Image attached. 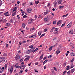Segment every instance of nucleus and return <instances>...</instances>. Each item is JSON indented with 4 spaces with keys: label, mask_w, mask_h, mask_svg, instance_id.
<instances>
[{
    "label": "nucleus",
    "mask_w": 75,
    "mask_h": 75,
    "mask_svg": "<svg viewBox=\"0 0 75 75\" xmlns=\"http://www.w3.org/2000/svg\"><path fill=\"white\" fill-rule=\"evenodd\" d=\"M13 71V67H11V69H9L8 70V73H10V74H11L12 72Z\"/></svg>",
    "instance_id": "1"
},
{
    "label": "nucleus",
    "mask_w": 75,
    "mask_h": 75,
    "mask_svg": "<svg viewBox=\"0 0 75 75\" xmlns=\"http://www.w3.org/2000/svg\"><path fill=\"white\" fill-rule=\"evenodd\" d=\"M15 59L16 61H18L20 59V55L17 54L15 57Z\"/></svg>",
    "instance_id": "2"
},
{
    "label": "nucleus",
    "mask_w": 75,
    "mask_h": 75,
    "mask_svg": "<svg viewBox=\"0 0 75 75\" xmlns=\"http://www.w3.org/2000/svg\"><path fill=\"white\" fill-rule=\"evenodd\" d=\"M72 25V22H70L67 26V28H70V27H71Z\"/></svg>",
    "instance_id": "3"
},
{
    "label": "nucleus",
    "mask_w": 75,
    "mask_h": 75,
    "mask_svg": "<svg viewBox=\"0 0 75 75\" xmlns=\"http://www.w3.org/2000/svg\"><path fill=\"white\" fill-rule=\"evenodd\" d=\"M5 60V59H4V58L2 57H0V63H1L2 61H4Z\"/></svg>",
    "instance_id": "4"
},
{
    "label": "nucleus",
    "mask_w": 75,
    "mask_h": 75,
    "mask_svg": "<svg viewBox=\"0 0 75 75\" xmlns=\"http://www.w3.org/2000/svg\"><path fill=\"white\" fill-rule=\"evenodd\" d=\"M32 9H31V8H29V9H28L27 10V12L28 13H30V12L31 11H32Z\"/></svg>",
    "instance_id": "5"
},
{
    "label": "nucleus",
    "mask_w": 75,
    "mask_h": 75,
    "mask_svg": "<svg viewBox=\"0 0 75 75\" xmlns=\"http://www.w3.org/2000/svg\"><path fill=\"white\" fill-rule=\"evenodd\" d=\"M35 49V47H33L30 49V51H31V52H34V51Z\"/></svg>",
    "instance_id": "6"
},
{
    "label": "nucleus",
    "mask_w": 75,
    "mask_h": 75,
    "mask_svg": "<svg viewBox=\"0 0 75 75\" xmlns=\"http://www.w3.org/2000/svg\"><path fill=\"white\" fill-rule=\"evenodd\" d=\"M19 67L20 69H24V68H25L24 67V64H22L21 65H20Z\"/></svg>",
    "instance_id": "7"
},
{
    "label": "nucleus",
    "mask_w": 75,
    "mask_h": 75,
    "mask_svg": "<svg viewBox=\"0 0 75 75\" xmlns=\"http://www.w3.org/2000/svg\"><path fill=\"white\" fill-rule=\"evenodd\" d=\"M54 7H56V6H57V2L56 1H55L54 2Z\"/></svg>",
    "instance_id": "8"
},
{
    "label": "nucleus",
    "mask_w": 75,
    "mask_h": 75,
    "mask_svg": "<svg viewBox=\"0 0 75 75\" xmlns=\"http://www.w3.org/2000/svg\"><path fill=\"white\" fill-rule=\"evenodd\" d=\"M73 33H74V31H73V30H70L69 31L70 34H73Z\"/></svg>",
    "instance_id": "9"
},
{
    "label": "nucleus",
    "mask_w": 75,
    "mask_h": 75,
    "mask_svg": "<svg viewBox=\"0 0 75 75\" xmlns=\"http://www.w3.org/2000/svg\"><path fill=\"white\" fill-rule=\"evenodd\" d=\"M61 22H62V21L61 20H59L58 22H57V25H59L60 24H61Z\"/></svg>",
    "instance_id": "10"
},
{
    "label": "nucleus",
    "mask_w": 75,
    "mask_h": 75,
    "mask_svg": "<svg viewBox=\"0 0 75 75\" xmlns=\"http://www.w3.org/2000/svg\"><path fill=\"white\" fill-rule=\"evenodd\" d=\"M43 57H44V54H41V56L40 57V58L39 59L40 60H41L42 59V58H43Z\"/></svg>",
    "instance_id": "11"
},
{
    "label": "nucleus",
    "mask_w": 75,
    "mask_h": 75,
    "mask_svg": "<svg viewBox=\"0 0 75 75\" xmlns=\"http://www.w3.org/2000/svg\"><path fill=\"white\" fill-rule=\"evenodd\" d=\"M46 12H45L44 14V16H45V15H47L48 13L49 12H50V11H47V10H46Z\"/></svg>",
    "instance_id": "12"
},
{
    "label": "nucleus",
    "mask_w": 75,
    "mask_h": 75,
    "mask_svg": "<svg viewBox=\"0 0 75 75\" xmlns=\"http://www.w3.org/2000/svg\"><path fill=\"white\" fill-rule=\"evenodd\" d=\"M7 21L6 19H4L2 20V23H6Z\"/></svg>",
    "instance_id": "13"
},
{
    "label": "nucleus",
    "mask_w": 75,
    "mask_h": 75,
    "mask_svg": "<svg viewBox=\"0 0 75 75\" xmlns=\"http://www.w3.org/2000/svg\"><path fill=\"white\" fill-rule=\"evenodd\" d=\"M15 67H16L17 68H19L20 67L19 65L18 64H16L15 65Z\"/></svg>",
    "instance_id": "14"
},
{
    "label": "nucleus",
    "mask_w": 75,
    "mask_h": 75,
    "mask_svg": "<svg viewBox=\"0 0 75 75\" xmlns=\"http://www.w3.org/2000/svg\"><path fill=\"white\" fill-rule=\"evenodd\" d=\"M36 37V34H35L33 35L32 36H31L32 38H35Z\"/></svg>",
    "instance_id": "15"
},
{
    "label": "nucleus",
    "mask_w": 75,
    "mask_h": 75,
    "mask_svg": "<svg viewBox=\"0 0 75 75\" xmlns=\"http://www.w3.org/2000/svg\"><path fill=\"white\" fill-rule=\"evenodd\" d=\"M22 26L23 28H24L25 27V25L24 23H23L22 24Z\"/></svg>",
    "instance_id": "16"
},
{
    "label": "nucleus",
    "mask_w": 75,
    "mask_h": 75,
    "mask_svg": "<svg viewBox=\"0 0 75 75\" xmlns=\"http://www.w3.org/2000/svg\"><path fill=\"white\" fill-rule=\"evenodd\" d=\"M31 53V51L30 50H28L26 52V53L27 54H30Z\"/></svg>",
    "instance_id": "17"
},
{
    "label": "nucleus",
    "mask_w": 75,
    "mask_h": 75,
    "mask_svg": "<svg viewBox=\"0 0 75 75\" xmlns=\"http://www.w3.org/2000/svg\"><path fill=\"white\" fill-rule=\"evenodd\" d=\"M42 33V31H40L38 33V35L39 36H40L41 35V34Z\"/></svg>",
    "instance_id": "18"
},
{
    "label": "nucleus",
    "mask_w": 75,
    "mask_h": 75,
    "mask_svg": "<svg viewBox=\"0 0 75 75\" xmlns=\"http://www.w3.org/2000/svg\"><path fill=\"white\" fill-rule=\"evenodd\" d=\"M71 56L72 57H74V56H75V53H74L73 52H71Z\"/></svg>",
    "instance_id": "19"
},
{
    "label": "nucleus",
    "mask_w": 75,
    "mask_h": 75,
    "mask_svg": "<svg viewBox=\"0 0 75 75\" xmlns=\"http://www.w3.org/2000/svg\"><path fill=\"white\" fill-rule=\"evenodd\" d=\"M44 20H45V21L46 22H47V21H48V20L46 17L45 18Z\"/></svg>",
    "instance_id": "20"
},
{
    "label": "nucleus",
    "mask_w": 75,
    "mask_h": 75,
    "mask_svg": "<svg viewBox=\"0 0 75 75\" xmlns=\"http://www.w3.org/2000/svg\"><path fill=\"white\" fill-rule=\"evenodd\" d=\"M30 59V58H26L25 59L24 61H28Z\"/></svg>",
    "instance_id": "21"
},
{
    "label": "nucleus",
    "mask_w": 75,
    "mask_h": 75,
    "mask_svg": "<svg viewBox=\"0 0 75 75\" xmlns=\"http://www.w3.org/2000/svg\"><path fill=\"white\" fill-rule=\"evenodd\" d=\"M39 2H40V1H39V0H38L35 1V3L36 4H38L39 3Z\"/></svg>",
    "instance_id": "22"
},
{
    "label": "nucleus",
    "mask_w": 75,
    "mask_h": 75,
    "mask_svg": "<svg viewBox=\"0 0 75 75\" xmlns=\"http://www.w3.org/2000/svg\"><path fill=\"white\" fill-rule=\"evenodd\" d=\"M52 75H55V73L54 72V71L53 70L52 71Z\"/></svg>",
    "instance_id": "23"
},
{
    "label": "nucleus",
    "mask_w": 75,
    "mask_h": 75,
    "mask_svg": "<svg viewBox=\"0 0 75 75\" xmlns=\"http://www.w3.org/2000/svg\"><path fill=\"white\" fill-rule=\"evenodd\" d=\"M74 71H75V69H73L71 70V73H73Z\"/></svg>",
    "instance_id": "24"
},
{
    "label": "nucleus",
    "mask_w": 75,
    "mask_h": 75,
    "mask_svg": "<svg viewBox=\"0 0 75 75\" xmlns=\"http://www.w3.org/2000/svg\"><path fill=\"white\" fill-rule=\"evenodd\" d=\"M55 29V27L52 28V29L50 30L51 33H52L53 32V31H54V30Z\"/></svg>",
    "instance_id": "25"
},
{
    "label": "nucleus",
    "mask_w": 75,
    "mask_h": 75,
    "mask_svg": "<svg viewBox=\"0 0 75 75\" xmlns=\"http://www.w3.org/2000/svg\"><path fill=\"white\" fill-rule=\"evenodd\" d=\"M70 45L71 46V47H74V44L73 43L70 42Z\"/></svg>",
    "instance_id": "26"
},
{
    "label": "nucleus",
    "mask_w": 75,
    "mask_h": 75,
    "mask_svg": "<svg viewBox=\"0 0 75 75\" xmlns=\"http://www.w3.org/2000/svg\"><path fill=\"white\" fill-rule=\"evenodd\" d=\"M10 23H7L6 24V26H7V27H9L10 26Z\"/></svg>",
    "instance_id": "27"
},
{
    "label": "nucleus",
    "mask_w": 75,
    "mask_h": 75,
    "mask_svg": "<svg viewBox=\"0 0 75 75\" xmlns=\"http://www.w3.org/2000/svg\"><path fill=\"white\" fill-rule=\"evenodd\" d=\"M45 35V33H44L43 34H42L40 37V38H41L42 37H43V36H44V35Z\"/></svg>",
    "instance_id": "28"
},
{
    "label": "nucleus",
    "mask_w": 75,
    "mask_h": 75,
    "mask_svg": "<svg viewBox=\"0 0 75 75\" xmlns=\"http://www.w3.org/2000/svg\"><path fill=\"white\" fill-rule=\"evenodd\" d=\"M60 52V51H59V50H57L56 52V54H59V53Z\"/></svg>",
    "instance_id": "29"
},
{
    "label": "nucleus",
    "mask_w": 75,
    "mask_h": 75,
    "mask_svg": "<svg viewBox=\"0 0 75 75\" xmlns=\"http://www.w3.org/2000/svg\"><path fill=\"white\" fill-rule=\"evenodd\" d=\"M10 22L11 24H13V23H14V22L13 21L12 19H11L10 21Z\"/></svg>",
    "instance_id": "30"
},
{
    "label": "nucleus",
    "mask_w": 75,
    "mask_h": 75,
    "mask_svg": "<svg viewBox=\"0 0 75 75\" xmlns=\"http://www.w3.org/2000/svg\"><path fill=\"white\" fill-rule=\"evenodd\" d=\"M58 4H61V3H62V0H59Z\"/></svg>",
    "instance_id": "31"
},
{
    "label": "nucleus",
    "mask_w": 75,
    "mask_h": 75,
    "mask_svg": "<svg viewBox=\"0 0 75 75\" xmlns=\"http://www.w3.org/2000/svg\"><path fill=\"white\" fill-rule=\"evenodd\" d=\"M47 61H48V59H46V60L43 63V64L44 65V64H45V63H46V62H47Z\"/></svg>",
    "instance_id": "32"
},
{
    "label": "nucleus",
    "mask_w": 75,
    "mask_h": 75,
    "mask_svg": "<svg viewBox=\"0 0 75 75\" xmlns=\"http://www.w3.org/2000/svg\"><path fill=\"white\" fill-rule=\"evenodd\" d=\"M16 13H17V12L15 11V13H13L12 14V16H14L16 14Z\"/></svg>",
    "instance_id": "33"
},
{
    "label": "nucleus",
    "mask_w": 75,
    "mask_h": 75,
    "mask_svg": "<svg viewBox=\"0 0 75 75\" xmlns=\"http://www.w3.org/2000/svg\"><path fill=\"white\" fill-rule=\"evenodd\" d=\"M52 47H53L52 46H51L49 48V50L50 51H51V50H52Z\"/></svg>",
    "instance_id": "34"
},
{
    "label": "nucleus",
    "mask_w": 75,
    "mask_h": 75,
    "mask_svg": "<svg viewBox=\"0 0 75 75\" xmlns=\"http://www.w3.org/2000/svg\"><path fill=\"white\" fill-rule=\"evenodd\" d=\"M23 59H24V58H22L20 60V62H21L23 61Z\"/></svg>",
    "instance_id": "35"
},
{
    "label": "nucleus",
    "mask_w": 75,
    "mask_h": 75,
    "mask_svg": "<svg viewBox=\"0 0 75 75\" xmlns=\"http://www.w3.org/2000/svg\"><path fill=\"white\" fill-rule=\"evenodd\" d=\"M2 72H3V70L0 67V73H2Z\"/></svg>",
    "instance_id": "36"
},
{
    "label": "nucleus",
    "mask_w": 75,
    "mask_h": 75,
    "mask_svg": "<svg viewBox=\"0 0 75 75\" xmlns=\"http://www.w3.org/2000/svg\"><path fill=\"white\" fill-rule=\"evenodd\" d=\"M70 69H71V68H69V66H67V67L66 68V69H67V70H69Z\"/></svg>",
    "instance_id": "37"
},
{
    "label": "nucleus",
    "mask_w": 75,
    "mask_h": 75,
    "mask_svg": "<svg viewBox=\"0 0 75 75\" xmlns=\"http://www.w3.org/2000/svg\"><path fill=\"white\" fill-rule=\"evenodd\" d=\"M7 64H6L4 65V69H6V68H7Z\"/></svg>",
    "instance_id": "38"
},
{
    "label": "nucleus",
    "mask_w": 75,
    "mask_h": 75,
    "mask_svg": "<svg viewBox=\"0 0 75 75\" xmlns=\"http://www.w3.org/2000/svg\"><path fill=\"white\" fill-rule=\"evenodd\" d=\"M59 8H64V6H59Z\"/></svg>",
    "instance_id": "39"
},
{
    "label": "nucleus",
    "mask_w": 75,
    "mask_h": 75,
    "mask_svg": "<svg viewBox=\"0 0 75 75\" xmlns=\"http://www.w3.org/2000/svg\"><path fill=\"white\" fill-rule=\"evenodd\" d=\"M67 71H64L63 73V75H65V74H66V73H67Z\"/></svg>",
    "instance_id": "40"
},
{
    "label": "nucleus",
    "mask_w": 75,
    "mask_h": 75,
    "mask_svg": "<svg viewBox=\"0 0 75 75\" xmlns=\"http://www.w3.org/2000/svg\"><path fill=\"white\" fill-rule=\"evenodd\" d=\"M47 31H48V29H47V28H46L44 29V30L43 31V32H45H45H47Z\"/></svg>",
    "instance_id": "41"
},
{
    "label": "nucleus",
    "mask_w": 75,
    "mask_h": 75,
    "mask_svg": "<svg viewBox=\"0 0 75 75\" xmlns=\"http://www.w3.org/2000/svg\"><path fill=\"white\" fill-rule=\"evenodd\" d=\"M50 16H47V17L46 18H47V19L48 20H50Z\"/></svg>",
    "instance_id": "42"
},
{
    "label": "nucleus",
    "mask_w": 75,
    "mask_h": 75,
    "mask_svg": "<svg viewBox=\"0 0 75 75\" xmlns=\"http://www.w3.org/2000/svg\"><path fill=\"white\" fill-rule=\"evenodd\" d=\"M34 21V19H30L29 20V21H30V22H32V21Z\"/></svg>",
    "instance_id": "43"
},
{
    "label": "nucleus",
    "mask_w": 75,
    "mask_h": 75,
    "mask_svg": "<svg viewBox=\"0 0 75 75\" xmlns=\"http://www.w3.org/2000/svg\"><path fill=\"white\" fill-rule=\"evenodd\" d=\"M30 5H33L34 4V3H33V2H30Z\"/></svg>",
    "instance_id": "44"
},
{
    "label": "nucleus",
    "mask_w": 75,
    "mask_h": 75,
    "mask_svg": "<svg viewBox=\"0 0 75 75\" xmlns=\"http://www.w3.org/2000/svg\"><path fill=\"white\" fill-rule=\"evenodd\" d=\"M20 10H21V13H25L24 12V11L23 10L21 9Z\"/></svg>",
    "instance_id": "45"
},
{
    "label": "nucleus",
    "mask_w": 75,
    "mask_h": 75,
    "mask_svg": "<svg viewBox=\"0 0 75 75\" xmlns=\"http://www.w3.org/2000/svg\"><path fill=\"white\" fill-rule=\"evenodd\" d=\"M54 34H57L58 33V32L57 31V32H54Z\"/></svg>",
    "instance_id": "46"
},
{
    "label": "nucleus",
    "mask_w": 75,
    "mask_h": 75,
    "mask_svg": "<svg viewBox=\"0 0 75 75\" xmlns=\"http://www.w3.org/2000/svg\"><path fill=\"white\" fill-rule=\"evenodd\" d=\"M3 56L4 57H6V56H7V54L6 53H4V54H3Z\"/></svg>",
    "instance_id": "47"
},
{
    "label": "nucleus",
    "mask_w": 75,
    "mask_h": 75,
    "mask_svg": "<svg viewBox=\"0 0 75 75\" xmlns=\"http://www.w3.org/2000/svg\"><path fill=\"white\" fill-rule=\"evenodd\" d=\"M27 17V16L26 15H24L23 16V18H26Z\"/></svg>",
    "instance_id": "48"
},
{
    "label": "nucleus",
    "mask_w": 75,
    "mask_h": 75,
    "mask_svg": "<svg viewBox=\"0 0 75 75\" xmlns=\"http://www.w3.org/2000/svg\"><path fill=\"white\" fill-rule=\"evenodd\" d=\"M25 57L26 58H30V56H28V55H26L25 56Z\"/></svg>",
    "instance_id": "49"
},
{
    "label": "nucleus",
    "mask_w": 75,
    "mask_h": 75,
    "mask_svg": "<svg viewBox=\"0 0 75 75\" xmlns=\"http://www.w3.org/2000/svg\"><path fill=\"white\" fill-rule=\"evenodd\" d=\"M68 14H66L65 15H64L62 16V17H67V16Z\"/></svg>",
    "instance_id": "50"
},
{
    "label": "nucleus",
    "mask_w": 75,
    "mask_h": 75,
    "mask_svg": "<svg viewBox=\"0 0 75 75\" xmlns=\"http://www.w3.org/2000/svg\"><path fill=\"white\" fill-rule=\"evenodd\" d=\"M1 4H2V2L1 0H0V6H1Z\"/></svg>",
    "instance_id": "51"
},
{
    "label": "nucleus",
    "mask_w": 75,
    "mask_h": 75,
    "mask_svg": "<svg viewBox=\"0 0 75 75\" xmlns=\"http://www.w3.org/2000/svg\"><path fill=\"white\" fill-rule=\"evenodd\" d=\"M30 30H35V28H31L30 29Z\"/></svg>",
    "instance_id": "52"
},
{
    "label": "nucleus",
    "mask_w": 75,
    "mask_h": 75,
    "mask_svg": "<svg viewBox=\"0 0 75 75\" xmlns=\"http://www.w3.org/2000/svg\"><path fill=\"white\" fill-rule=\"evenodd\" d=\"M65 23L64 24H62V25L61 26L62 27H64V26H65Z\"/></svg>",
    "instance_id": "53"
},
{
    "label": "nucleus",
    "mask_w": 75,
    "mask_h": 75,
    "mask_svg": "<svg viewBox=\"0 0 75 75\" xmlns=\"http://www.w3.org/2000/svg\"><path fill=\"white\" fill-rule=\"evenodd\" d=\"M52 57V55H50L48 57V58H51V57Z\"/></svg>",
    "instance_id": "54"
},
{
    "label": "nucleus",
    "mask_w": 75,
    "mask_h": 75,
    "mask_svg": "<svg viewBox=\"0 0 75 75\" xmlns=\"http://www.w3.org/2000/svg\"><path fill=\"white\" fill-rule=\"evenodd\" d=\"M25 42H26V41H25L24 40L22 42L23 44H25Z\"/></svg>",
    "instance_id": "55"
},
{
    "label": "nucleus",
    "mask_w": 75,
    "mask_h": 75,
    "mask_svg": "<svg viewBox=\"0 0 75 75\" xmlns=\"http://www.w3.org/2000/svg\"><path fill=\"white\" fill-rule=\"evenodd\" d=\"M67 74H68V75H69V74H70V71H68Z\"/></svg>",
    "instance_id": "56"
},
{
    "label": "nucleus",
    "mask_w": 75,
    "mask_h": 75,
    "mask_svg": "<svg viewBox=\"0 0 75 75\" xmlns=\"http://www.w3.org/2000/svg\"><path fill=\"white\" fill-rule=\"evenodd\" d=\"M33 45H31L29 46V48H33Z\"/></svg>",
    "instance_id": "57"
},
{
    "label": "nucleus",
    "mask_w": 75,
    "mask_h": 75,
    "mask_svg": "<svg viewBox=\"0 0 75 75\" xmlns=\"http://www.w3.org/2000/svg\"><path fill=\"white\" fill-rule=\"evenodd\" d=\"M8 12H6L4 13V15H6L7 14H8Z\"/></svg>",
    "instance_id": "58"
},
{
    "label": "nucleus",
    "mask_w": 75,
    "mask_h": 75,
    "mask_svg": "<svg viewBox=\"0 0 75 75\" xmlns=\"http://www.w3.org/2000/svg\"><path fill=\"white\" fill-rule=\"evenodd\" d=\"M54 70H55L56 71H57V68H56V67H54Z\"/></svg>",
    "instance_id": "59"
},
{
    "label": "nucleus",
    "mask_w": 75,
    "mask_h": 75,
    "mask_svg": "<svg viewBox=\"0 0 75 75\" xmlns=\"http://www.w3.org/2000/svg\"><path fill=\"white\" fill-rule=\"evenodd\" d=\"M58 28H56L55 29V31H58Z\"/></svg>",
    "instance_id": "60"
},
{
    "label": "nucleus",
    "mask_w": 75,
    "mask_h": 75,
    "mask_svg": "<svg viewBox=\"0 0 75 75\" xmlns=\"http://www.w3.org/2000/svg\"><path fill=\"white\" fill-rule=\"evenodd\" d=\"M53 24H56V22L53 21Z\"/></svg>",
    "instance_id": "61"
},
{
    "label": "nucleus",
    "mask_w": 75,
    "mask_h": 75,
    "mask_svg": "<svg viewBox=\"0 0 75 75\" xmlns=\"http://www.w3.org/2000/svg\"><path fill=\"white\" fill-rule=\"evenodd\" d=\"M21 50H19L18 51V53H19V54H20V53H21Z\"/></svg>",
    "instance_id": "62"
},
{
    "label": "nucleus",
    "mask_w": 75,
    "mask_h": 75,
    "mask_svg": "<svg viewBox=\"0 0 75 75\" xmlns=\"http://www.w3.org/2000/svg\"><path fill=\"white\" fill-rule=\"evenodd\" d=\"M25 4H26V2H25L23 4V6H25Z\"/></svg>",
    "instance_id": "63"
},
{
    "label": "nucleus",
    "mask_w": 75,
    "mask_h": 75,
    "mask_svg": "<svg viewBox=\"0 0 75 75\" xmlns=\"http://www.w3.org/2000/svg\"><path fill=\"white\" fill-rule=\"evenodd\" d=\"M50 4L49 3L47 5V7H50Z\"/></svg>",
    "instance_id": "64"
}]
</instances>
